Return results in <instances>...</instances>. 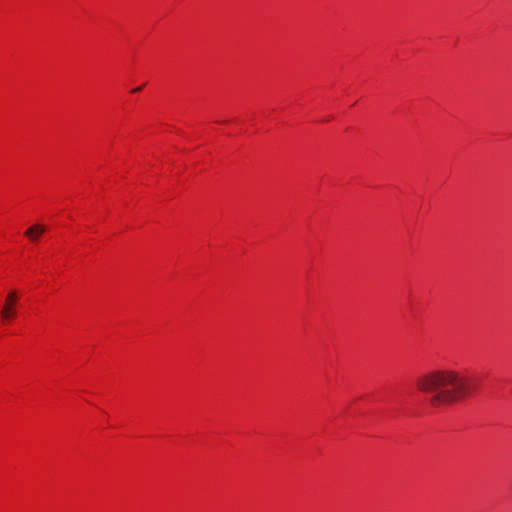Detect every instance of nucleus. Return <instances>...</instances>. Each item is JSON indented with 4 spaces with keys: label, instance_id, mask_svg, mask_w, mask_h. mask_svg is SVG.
<instances>
[{
    "label": "nucleus",
    "instance_id": "f257e3e1",
    "mask_svg": "<svg viewBox=\"0 0 512 512\" xmlns=\"http://www.w3.org/2000/svg\"><path fill=\"white\" fill-rule=\"evenodd\" d=\"M416 387L429 396L431 407L439 409L471 396L476 384L471 378L455 370L442 369L419 376Z\"/></svg>",
    "mask_w": 512,
    "mask_h": 512
},
{
    "label": "nucleus",
    "instance_id": "20e7f679",
    "mask_svg": "<svg viewBox=\"0 0 512 512\" xmlns=\"http://www.w3.org/2000/svg\"><path fill=\"white\" fill-rule=\"evenodd\" d=\"M140 90H141V87L133 89V90H132V92H134V93H135V92H138V91H140Z\"/></svg>",
    "mask_w": 512,
    "mask_h": 512
},
{
    "label": "nucleus",
    "instance_id": "f03ea898",
    "mask_svg": "<svg viewBox=\"0 0 512 512\" xmlns=\"http://www.w3.org/2000/svg\"><path fill=\"white\" fill-rule=\"evenodd\" d=\"M18 296L16 291H11L5 300L4 306L1 310V316L4 320L13 318L16 315V303Z\"/></svg>",
    "mask_w": 512,
    "mask_h": 512
},
{
    "label": "nucleus",
    "instance_id": "7ed1b4c3",
    "mask_svg": "<svg viewBox=\"0 0 512 512\" xmlns=\"http://www.w3.org/2000/svg\"><path fill=\"white\" fill-rule=\"evenodd\" d=\"M46 231V227L42 224H35L25 231V236L32 242H36L37 239Z\"/></svg>",
    "mask_w": 512,
    "mask_h": 512
}]
</instances>
